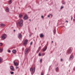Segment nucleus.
Here are the masks:
<instances>
[{
    "label": "nucleus",
    "instance_id": "6",
    "mask_svg": "<svg viewBox=\"0 0 75 75\" xmlns=\"http://www.w3.org/2000/svg\"><path fill=\"white\" fill-rule=\"evenodd\" d=\"M72 48H71V49L68 50L67 52L68 54H70V53H71V52H72Z\"/></svg>",
    "mask_w": 75,
    "mask_h": 75
},
{
    "label": "nucleus",
    "instance_id": "26",
    "mask_svg": "<svg viewBox=\"0 0 75 75\" xmlns=\"http://www.w3.org/2000/svg\"><path fill=\"white\" fill-rule=\"evenodd\" d=\"M64 8V7L61 6L60 8L61 9H62V8Z\"/></svg>",
    "mask_w": 75,
    "mask_h": 75
},
{
    "label": "nucleus",
    "instance_id": "33",
    "mask_svg": "<svg viewBox=\"0 0 75 75\" xmlns=\"http://www.w3.org/2000/svg\"><path fill=\"white\" fill-rule=\"evenodd\" d=\"M50 16H51V17H52V15L51 14H50Z\"/></svg>",
    "mask_w": 75,
    "mask_h": 75
},
{
    "label": "nucleus",
    "instance_id": "37",
    "mask_svg": "<svg viewBox=\"0 0 75 75\" xmlns=\"http://www.w3.org/2000/svg\"><path fill=\"white\" fill-rule=\"evenodd\" d=\"M42 18H44V16H42Z\"/></svg>",
    "mask_w": 75,
    "mask_h": 75
},
{
    "label": "nucleus",
    "instance_id": "9",
    "mask_svg": "<svg viewBox=\"0 0 75 75\" xmlns=\"http://www.w3.org/2000/svg\"><path fill=\"white\" fill-rule=\"evenodd\" d=\"M14 65L15 66H18L19 65L18 63H17V62H14Z\"/></svg>",
    "mask_w": 75,
    "mask_h": 75
},
{
    "label": "nucleus",
    "instance_id": "28",
    "mask_svg": "<svg viewBox=\"0 0 75 75\" xmlns=\"http://www.w3.org/2000/svg\"><path fill=\"white\" fill-rule=\"evenodd\" d=\"M45 53L42 54V55L43 56H44V55H45Z\"/></svg>",
    "mask_w": 75,
    "mask_h": 75
},
{
    "label": "nucleus",
    "instance_id": "14",
    "mask_svg": "<svg viewBox=\"0 0 75 75\" xmlns=\"http://www.w3.org/2000/svg\"><path fill=\"white\" fill-rule=\"evenodd\" d=\"M44 34H40V37L41 38H42V37H44Z\"/></svg>",
    "mask_w": 75,
    "mask_h": 75
},
{
    "label": "nucleus",
    "instance_id": "36",
    "mask_svg": "<svg viewBox=\"0 0 75 75\" xmlns=\"http://www.w3.org/2000/svg\"><path fill=\"white\" fill-rule=\"evenodd\" d=\"M54 33H55V30H54Z\"/></svg>",
    "mask_w": 75,
    "mask_h": 75
},
{
    "label": "nucleus",
    "instance_id": "12",
    "mask_svg": "<svg viewBox=\"0 0 75 75\" xmlns=\"http://www.w3.org/2000/svg\"><path fill=\"white\" fill-rule=\"evenodd\" d=\"M16 52H17V51L16 50H12V52L13 53V54H15V53H16Z\"/></svg>",
    "mask_w": 75,
    "mask_h": 75
},
{
    "label": "nucleus",
    "instance_id": "35",
    "mask_svg": "<svg viewBox=\"0 0 75 75\" xmlns=\"http://www.w3.org/2000/svg\"><path fill=\"white\" fill-rule=\"evenodd\" d=\"M71 20H72V16H71Z\"/></svg>",
    "mask_w": 75,
    "mask_h": 75
},
{
    "label": "nucleus",
    "instance_id": "5",
    "mask_svg": "<svg viewBox=\"0 0 75 75\" xmlns=\"http://www.w3.org/2000/svg\"><path fill=\"white\" fill-rule=\"evenodd\" d=\"M28 40L26 39L23 42V45H26L27 44V42H28Z\"/></svg>",
    "mask_w": 75,
    "mask_h": 75
},
{
    "label": "nucleus",
    "instance_id": "21",
    "mask_svg": "<svg viewBox=\"0 0 75 75\" xmlns=\"http://www.w3.org/2000/svg\"><path fill=\"white\" fill-rule=\"evenodd\" d=\"M16 24L17 25V26L18 27V26H19V22H18V23H17Z\"/></svg>",
    "mask_w": 75,
    "mask_h": 75
},
{
    "label": "nucleus",
    "instance_id": "31",
    "mask_svg": "<svg viewBox=\"0 0 75 75\" xmlns=\"http://www.w3.org/2000/svg\"><path fill=\"white\" fill-rule=\"evenodd\" d=\"M33 44V42H31L30 43V45H32V44Z\"/></svg>",
    "mask_w": 75,
    "mask_h": 75
},
{
    "label": "nucleus",
    "instance_id": "32",
    "mask_svg": "<svg viewBox=\"0 0 75 75\" xmlns=\"http://www.w3.org/2000/svg\"><path fill=\"white\" fill-rule=\"evenodd\" d=\"M40 61L41 62H42V59L40 60Z\"/></svg>",
    "mask_w": 75,
    "mask_h": 75
},
{
    "label": "nucleus",
    "instance_id": "1",
    "mask_svg": "<svg viewBox=\"0 0 75 75\" xmlns=\"http://www.w3.org/2000/svg\"><path fill=\"white\" fill-rule=\"evenodd\" d=\"M7 37V35L4 34L2 35L1 37V39H2V40H4Z\"/></svg>",
    "mask_w": 75,
    "mask_h": 75
},
{
    "label": "nucleus",
    "instance_id": "25",
    "mask_svg": "<svg viewBox=\"0 0 75 75\" xmlns=\"http://www.w3.org/2000/svg\"><path fill=\"white\" fill-rule=\"evenodd\" d=\"M39 56H41V53H39Z\"/></svg>",
    "mask_w": 75,
    "mask_h": 75
},
{
    "label": "nucleus",
    "instance_id": "17",
    "mask_svg": "<svg viewBox=\"0 0 75 75\" xmlns=\"http://www.w3.org/2000/svg\"><path fill=\"white\" fill-rule=\"evenodd\" d=\"M1 26H3V27H4V26H5V24L4 23H1Z\"/></svg>",
    "mask_w": 75,
    "mask_h": 75
},
{
    "label": "nucleus",
    "instance_id": "4",
    "mask_svg": "<svg viewBox=\"0 0 75 75\" xmlns=\"http://www.w3.org/2000/svg\"><path fill=\"white\" fill-rule=\"evenodd\" d=\"M29 52V49L28 48H26L25 50V55H27V54Z\"/></svg>",
    "mask_w": 75,
    "mask_h": 75
},
{
    "label": "nucleus",
    "instance_id": "11",
    "mask_svg": "<svg viewBox=\"0 0 75 75\" xmlns=\"http://www.w3.org/2000/svg\"><path fill=\"white\" fill-rule=\"evenodd\" d=\"M47 47H45V48H44L43 49V51H44V52L45 51H46V50H47Z\"/></svg>",
    "mask_w": 75,
    "mask_h": 75
},
{
    "label": "nucleus",
    "instance_id": "22",
    "mask_svg": "<svg viewBox=\"0 0 75 75\" xmlns=\"http://www.w3.org/2000/svg\"><path fill=\"white\" fill-rule=\"evenodd\" d=\"M10 73L11 74V75H13V74H14V72H13V71L10 72Z\"/></svg>",
    "mask_w": 75,
    "mask_h": 75
},
{
    "label": "nucleus",
    "instance_id": "24",
    "mask_svg": "<svg viewBox=\"0 0 75 75\" xmlns=\"http://www.w3.org/2000/svg\"><path fill=\"white\" fill-rule=\"evenodd\" d=\"M2 61V59L1 58H0V62H1Z\"/></svg>",
    "mask_w": 75,
    "mask_h": 75
},
{
    "label": "nucleus",
    "instance_id": "23",
    "mask_svg": "<svg viewBox=\"0 0 75 75\" xmlns=\"http://www.w3.org/2000/svg\"><path fill=\"white\" fill-rule=\"evenodd\" d=\"M3 45V43H0V46H2Z\"/></svg>",
    "mask_w": 75,
    "mask_h": 75
},
{
    "label": "nucleus",
    "instance_id": "15",
    "mask_svg": "<svg viewBox=\"0 0 75 75\" xmlns=\"http://www.w3.org/2000/svg\"><path fill=\"white\" fill-rule=\"evenodd\" d=\"M19 38H22V35L21 34H19Z\"/></svg>",
    "mask_w": 75,
    "mask_h": 75
},
{
    "label": "nucleus",
    "instance_id": "30",
    "mask_svg": "<svg viewBox=\"0 0 75 75\" xmlns=\"http://www.w3.org/2000/svg\"><path fill=\"white\" fill-rule=\"evenodd\" d=\"M18 67H16V69H18Z\"/></svg>",
    "mask_w": 75,
    "mask_h": 75
},
{
    "label": "nucleus",
    "instance_id": "18",
    "mask_svg": "<svg viewBox=\"0 0 75 75\" xmlns=\"http://www.w3.org/2000/svg\"><path fill=\"white\" fill-rule=\"evenodd\" d=\"M11 1H12V0H10L9 1V4H11Z\"/></svg>",
    "mask_w": 75,
    "mask_h": 75
},
{
    "label": "nucleus",
    "instance_id": "42",
    "mask_svg": "<svg viewBox=\"0 0 75 75\" xmlns=\"http://www.w3.org/2000/svg\"><path fill=\"white\" fill-rule=\"evenodd\" d=\"M13 31H16V30H13Z\"/></svg>",
    "mask_w": 75,
    "mask_h": 75
},
{
    "label": "nucleus",
    "instance_id": "7",
    "mask_svg": "<svg viewBox=\"0 0 75 75\" xmlns=\"http://www.w3.org/2000/svg\"><path fill=\"white\" fill-rule=\"evenodd\" d=\"M23 19L24 20H27V18H28V16L27 15H25L24 17L23 18Z\"/></svg>",
    "mask_w": 75,
    "mask_h": 75
},
{
    "label": "nucleus",
    "instance_id": "44",
    "mask_svg": "<svg viewBox=\"0 0 75 75\" xmlns=\"http://www.w3.org/2000/svg\"><path fill=\"white\" fill-rule=\"evenodd\" d=\"M29 20H30V21H31V20H30V19Z\"/></svg>",
    "mask_w": 75,
    "mask_h": 75
},
{
    "label": "nucleus",
    "instance_id": "16",
    "mask_svg": "<svg viewBox=\"0 0 75 75\" xmlns=\"http://www.w3.org/2000/svg\"><path fill=\"white\" fill-rule=\"evenodd\" d=\"M19 16L20 18H22V17H23V15L21 14H19Z\"/></svg>",
    "mask_w": 75,
    "mask_h": 75
},
{
    "label": "nucleus",
    "instance_id": "29",
    "mask_svg": "<svg viewBox=\"0 0 75 75\" xmlns=\"http://www.w3.org/2000/svg\"><path fill=\"white\" fill-rule=\"evenodd\" d=\"M44 75V73H43V72H42L41 73V75Z\"/></svg>",
    "mask_w": 75,
    "mask_h": 75
},
{
    "label": "nucleus",
    "instance_id": "2",
    "mask_svg": "<svg viewBox=\"0 0 75 75\" xmlns=\"http://www.w3.org/2000/svg\"><path fill=\"white\" fill-rule=\"evenodd\" d=\"M35 68L34 67L33 68V67L30 68V71H31L32 72V74H34L35 72Z\"/></svg>",
    "mask_w": 75,
    "mask_h": 75
},
{
    "label": "nucleus",
    "instance_id": "20",
    "mask_svg": "<svg viewBox=\"0 0 75 75\" xmlns=\"http://www.w3.org/2000/svg\"><path fill=\"white\" fill-rule=\"evenodd\" d=\"M56 71H57V72L58 71V68L57 67L56 69Z\"/></svg>",
    "mask_w": 75,
    "mask_h": 75
},
{
    "label": "nucleus",
    "instance_id": "39",
    "mask_svg": "<svg viewBox=\"0 0 75 75\" xmlns=\"http://www.w3.org/2000/svg\"><path fill=\"white\" fill-rule=\"evenodd\" d=\"M66 22H67V23H68V21H66Z\"/></svg>",
    "mask_w": 75,
    "mask_h": 75
},
{
    "label": "nucleus",
    "instance_id": "3",
    "mask_svg": "<svg viewBox=\"0 0 75 75\" xmlns=\"http://www.w3.org/2000/svg\"><path fill=\"white\" fill-rule=\"evenodd\" d=\"M23 20L22 19H21L19 22V26L20 27H22V26H23Z\"/></svg>",
    "mask_w": 75,
    "mask_h": 75
},
{
    "label": "nucleus",
    "instance_id": "46",
    "mask_svg": "<svg viewBox=\"0 0 75 75\" xmlns=\"http://www.w3.org/2000/svg\"><path fill=\"white\" fill-rule=\"evenodd\" d=\"M74 18H75V17Z\"/></svg>",
    "mask_w": 75,
    "mask_h": 75
},
{
    "label": "nucleus",
    "instance_id": "45",
    "mask_svg": "<svg viewBox=\"0 0 75 75\" xmlns=\"http://www.w3.org/2000/svg\"><path fill=\"white\" fill-rule=\"evenodd\" d=\"M63 4H64V3H63Z\"/></svg>",
    "mask_w": 75,
    "mask_h": 75
},
{
    "label": "nucleus",
    "instance_id": "13",
    "mask_svg": "<svg viewBox=\"0 0 75 75\" xmlns=\"http://www.w3.org/2000/svg\"><path fill=\"white\" fill-rule=\"evenodd\" d=\"M6 12H8L9 11V9L8 7H7L6 8Z\"/></svg>",
    "mask_w": 75,
    "mask_h": 75
},
{
    "label": "nucleus",
    "instance_id": "19",
    "mask_svg": "<svg viewBox=\"0 0 75 75\" xmlns=\"http://www.w3.org/2000/svg\"><path fill=\"white\" fill-rule=\"evenodd\" d=\"M3 52V49H1L0 48V52Z\"/></svg>",
    "mask_w": 75,
    "mask_h": 75
},
{
    "label": "nucleus",
    "instance_id": "43",
    "mask_svg": "<svg viewBox=\"0 0 75 75\" xmlns=\"http://www.w3.org/2000/svg\"><path fill=\"white\" fill-rule=\"evenodd\" d=\"M52 43H53V42H53V41H52Z\"/></svg>",
    "mask_w": 75,
    "mask_h": 75
},
{
    "label": "nucleus",
    "instance_id": "8",
    "mask_svg": "<svg viewBox=\"0 0 75 75\" xmlns=\"http://www.w3.org/2000/svg\"><path fill=\"white\" fill-rule=\"evenodd\" d=\"M73 59H74V56H73V55H71L70 56V60H72Z\"/></svg>",
    "mask_w": 75,
    "mask_h": 75
},
{
    "label": "nucleus",
    "instance_id": "41",
    "mask_svg": "<svg viewBox=\"0 0 75 75\" xmlns=\"http://www.w3.org/2000/svg\"><path fill=\"white\" fill-rule=\"evenodd\" d=\"M50 15H48V17H50Z\"/></svg>",
    "mask_w": 75,
    "mask_h": 75
},
{
    "label": "nucleus",
    "instance_id": "27",
    "mask_svg": "<svg viewBox=\"0 0 75 75\" xmlns=\"http://www.w3.org/2000/svg\"><path fill=\"white\" fill-rule=\"evenodd\" d=\"M8 52L9 53L11 52V51H10V50H9L8 51Z\"/></svg>",
    "mask_w": 75,
    "mask_h": 75
},
{
    "label": "nucleus",
    "instance_id": "40",
    "mask_svg": "<svg viewBox=\"0 0 75 75\" xmlns=\"http://www.w3.org/2000/svg\"><path fill=\"white\" fill-rule=\"evenodd\" d=\"M18 38H19V35H18Z\"/></svg>",
    "mask_w": 75,
    "mask_h": 75
},
{
    "label": "nucleus",
    "instance_id": "10",
    "mask_svg": "<svg viewBox=\"0 0 75 75\" xmlns=\"http://www.w3.org/2000/svg\"><path fill=\"white\" fill-rule=\"evenodd\" d=\"M10 69L11 71H15V69L13 68V66H11L10 67Z\"/></svg>",
    "mask_w": 75,
    "mask_h": 75
},
{
    "label": "nucleus",
    "instance_id": "38",
    "mask_svg": "<svg viewBox=\"0 0 75 75\" xmlns=\"http://www.w3.org/2000/svg\"><path fill=\"white\" fill-rule=\"evenodd\" d=\"M63 61L62 59H61V61Z\"/></svg>",
    "mask_w": 75,
    "mask_h": 75
},
{
    "label": "nucleus",
    "instance_id": "34",
    "mask_svg": "<svg viewBox=\"0 0 75 75\" xmlns=\"http://www.w3.org/2000/svg\"><path fill=\"white\" fill-rule=\"evenodd\" d=\"M39 50H41V47H39Z\"/></svg>",
    "mask_w": 75,
    "mask_h": 75
}]
</instances>
